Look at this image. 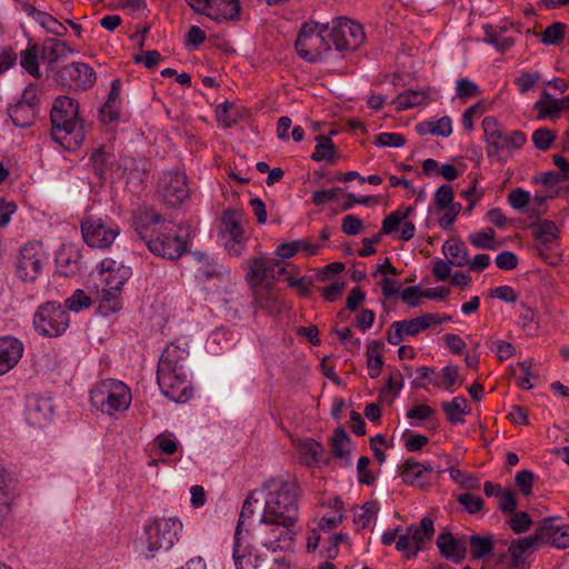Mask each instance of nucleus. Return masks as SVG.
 <instances>
[{"mask_svg": "<svg viewBox=\"0 0 569 569\" xmlns=\"http://www.w3.org/2000/svg\"><path fill=\"white\" fill-rule=\"evenodd\" d=\"M50 120L51 137L67 150H77L86 138L83 120L79 116V102L70 97L56 98Z\"/></svg>", "mask_w": 569, "mask_h": 569, "instance_id": "obj_1", "label": "nucleus"}, {"mask_svg": "<svg viewBox=\"0 0 569 569\" xmlns=\"http://www.w3.org/2000/svg\"><path fill=\"white\" fill-rule=\"evenodd\" d=\"M262 489L268 491L263 517L282 518L290 522L298 521V486L296 481L284 480L280 477L270 478L263 482Z\"/></svg>", "mask_w": 569, "mask_h": 569, "instance_id": "obj_2", "label": "nucleus"}, {"mask_svg": "<svg viewBox=\"0 0 569 569\" xmlns=\"http://www.w3.org/2000/svg\"><path fill=\"white\" fill-rule=\"evenodd\" d=\"M90 401L97 410L112 416L129 408L131 391L123 382L107 379L93 387L90 391Z\"/></svg>", "mask_w": 569, "mask_h": 569, "instance_id": "obj_3", "label": "nucleus"}, {"mask_svg": "<svg viewBox=\"0 0 569 569\" xmlns=\"http://www.w3.org/2000/svg\"><path fill=\"white\" fill-rule=\"evenodd\" d=\"M296 523L297 521L261 516L258 529L260 543L271 552L291 550L297 536Z\"/></svg>", "mask_w": 569, "mask_h": 569, "instance_id": "obj_4", "label": "nucleus"}, {"mask_svg": "<svg viewBox=\"0 0 569 569\" xmlns=\"http://www.w3.org/2000/svg\"><path fill=\"white\" fill-rule=\"evenodd\" d=\"M318 28L315 21L303 23L295 43L298 56L310 63L327 60L331 52L330 41Z\"/></svg>", "mask_w": 569, "mask_h": 569, "instance_id": "obj_5", "label": "nucleus"}, {"mask_svg": "<svg viewBox=\"0 0 569 569\" xmlns=\"http://www.w3.org/2000/svg\"><path fill=\"white\" fill-rule=\"evenodd\" d=\"M69 312L56 301L40 305L33 317L34 330L48 338L61 336L69 327Z\"/></svg>", "mask_w": 569, "mask_h": 569, "instance_id": "obj_6", "label": "nucleus"}, {"mask_svg": "<svg viewBox=\"0 0 569 569\" xmlns=\"http://www.w3.org/2000/svg\"><path fill=\"white\" fill-rule=\"evenodd\" d=\"M182 523L177 517L157 518L146 527L148 550L168 551L178 541Z\"/></svg>", "mask_w": 569, "mask_h": 569, "instance_id": "obj_7", "label": "nucleus"}, {"mask_svg": "<svg viewBox=\"0 0 569 569\" xmlns=\"http://www.w3.org/2000/svg\"><path fill=\"white\" fill-rule=\"evenodd\" d=\"M83 241L91 248L107 249L120 233V228L110 219L87 216L81 221Z\"/></svg>", "mask_w": 569, "mask_h": 569, "instance_id": "obj_8", "label": "nucleus"}, {"mask_svg": "<svg viewBox=\"0 0 569 569\" xmlns=\"http://www.w3.org/2000/svg\"><path fill=\"white\" fill-rule=\"evenodd\" d=\"M107 277L104 279L106 286L101 291V302L99 309L104 313L117 312L121 309V301L118 292L122 290L123 284L131 277V269L124 264L116 266L112 261L107 268Z\"/></svg>", "mask_w": 569, "mask_h": 569, "instance_id": "obj_9", "label": "nucleus"}, {"mask_svg": "<svg viewBox=\"0 0 569 569\" xmlns=\"http://www.w3.org/2000/svg\"><path fill=\"white\" fill-rule=\"evenodd\" d=\"M331 42L337 51L345 54L349 51H356L365 40V32L361 24L343 17H338L331 22V32L329 33Z\"/></svg>", "mask_w": 569, "mask_h": 569, "instance_id": "obj_10", "label": "nucleus"}, {"mask_svg": "<svg viewBox=\"0 0 569 569\" xmlns=\"http://www.w3.org/2000/svg\"><path fill=\"white\" fill-rule=\"evenodd\" d=\"M196 12L217 21H238L241 13L240 0H186Z\"/></svg>", "mask_w": 569, "mask_h": 569, "instance_id": "obj_11", "label": "nucleus"}, {"mask_svg": "<svg viewBox=\"0 0 569 569\" xmlns=\"http://www.w3.org/2000/svg\"><path fill=\"white\" fill-rule=\"evenodd\" d=\"M54 80L70 89H90L97 80L94 70L84 62H72L54 71Z\"/></svg>", "mask_w": 569, "mask_h": 569, "instance_id": "obj_12", "label": "nucleus"}, {"mask_svg": "<svg viewBox=\"0 0 569 569\" xmlns=\"http://www.w3.org/2000/svg\"><path fill=\"white\" fill-rule=\"evenodd\" d=\"M157 193L169 206H178L189 197L187 176L181 171L169 170L162 173Z\"/></svg>", "mask_w": 569, "mask_h": 569, "instance_id": "obj_13", "label": "nucleus"}, {"mask_svg": "<svg viewBox=\"0 0 569 569\" xmlns=\"http://www.w3.org/2000/svg\"><path fill=\"white\" fill-rule=\"evenodd\" d=\"M44 253L39 243L29 242L21 247L16 274L24 282H33L42 270Z\"/></svg>", "mask_w": 569, "mask_h": 569, "instance_id": "obj_14", "label": "nucleus"}, {"mask_svg": "<svg viewBox=\"0 0 569 569\" xmlns=\"http://www.w3.org/2000/svg\"><path fill=\"white\" fill-rule=\"evenodd\" d=\"M187 378V371L157 372V382L163 396L180 403L187 402L193 393Z\"/></svg>", "mask_w": 569, "mask_h": 569, "instance_id": "obj_15", "label": "nucleus"}, {"mask_svg": "<svg viewBox=\"0 0 569 569\" xmlns=\"http://www.w3.org/2000/svg\"><path fill=\"white\" fill-rule=\"evenodd\" d=\"M146 246L153 254L170 260L180 258L187 250V241L176 232H167V228L159 230Z\"/></svg>", "mask_w": 569, "mask_h": 569, "instance_id": "obj_16", "label": "nucleus"}, {"mask_svg": "<svg viewBox=\"0 0 569 569\" xmlns=\"http://www.w3.org/2000/svg\"><path fill=\"white\" fill-rule=\"evenodd\" d=\"M437 547L441 556L459 563L467 555V537L455 538L449 531L441 532L437 538Z\"/></svg>", "mask_w": 569, "mask_h": 569, "instance_id": "obj_17", "label": "nucleus"}, {"mask_svg": "<svg viewBox=\"0 0 569 569\" xmlns=\"http://www.w3.org/2000/svg\"><path fill=\"white\" fill-rule=\"evenodd\" d=\"M53 415V405L50 399L30 397L27 403L26 419L30 426L42 427Z\"/></svg>", "mask_w": 569, "mask_h": 569, "instance_id": "obj_18", "label": "nucleus"}, {"mask_svg": "<svg viewBox=\"0 0 569 569\" xmlns=\"http://www.w3.org/2000/svg\"><path fill=\"white\" fill-rule=\"evenodd\" d=\"M22 342L11 336L0 338V376L11 370L21 359Z\"/></svg>", "mask_w": 569, "mask_h": 569, "instance_id": "obj_19", "label": "nucleus"}, {"mask_svg": "<svg viewBox=\"0 0 569 569\" xmlns=\"http://www.w3.org/2000/svg\"><path fill=\"white\" fill-rule=\"evenodd\" d=\"M189 352L174 343H170L163 350L157 372H179L186 371V363Z\"/></svg>", "mask_w": 569, "mask_h": 569, "instance_id": "obj_20", "label": "nucleus"}, {"mask_svg": "<svg viewBox=\"0 0 569 569\" xmlns=\"http://www.w3.org/2000/svg\"><path fill=\"white\" fill-rule=\"evenodd\" d=\"M274 259L258 257L249 261L246 274L250 288H256L270 282V272L273 270Z\"/></svg>", "mask_w": 569, "mask_h": 569, "instance_id": "obj_21", "label": "nucleus"}, {"mask_svg": "<svg viewBox=\"0 0 569 569\" xmlns=\"http://www.w3.org/2000/svg\"><path fill=\"white\" fill-rule=\"evenodd\" d=\"M40 48V60L47 64V69L49 71H54L56 63L62 59H66L71 52V49L67 46L66 42L48 38L43 40Z\"/></svg>", "mask_w": 569, "mask_h": 569, "instance_id": "obj_22", "label": "nucleus"}, {"mask_svg": "<svg viewBox=\"0 0 569 569\" xmlns=\"http://www.w3.org/2000/svg\"><path fill=\"white\" fill-rule=\"evenodd\" d=\"M160 213L151 209L139 210L133 218V227L137 236L147 244L153 238L152 227L162 222Z\"/></svg>", "mask_w": 569, "mask_h": 569, "instance_id": "obj_23", "label": "nucleus"}, {"mask_svg": "<svg viewBox=\"0 0 569 569\" xmlns=\"http://www.w3.org/2000/svg\"><path fill=\"white\" fill-rule=\"evenodd\" d=\"M526 142V136L523 132L515 130L508 133L500 132L499 139H495L493 141L487 144V154L489 157L497 156L499 152L508 150H517L520 149Z\"/></svg>", "mask_w": 569, "mask_h": 569, "instance_id": "obj_24", "label": "nucleus"}, {"mask_svg": "<svg viewBox=\"0 0 569 569\" xmlns=\"http://www.w3.org/2000/svg\"><path fill=\"white\" fill-rule=\"evenodd\" d=\"M412 543L415 545L413 555L425 549L426 543L430 542L435 535L433 520L429 517H423L419 526L411 525L407 528Z\"/></svg>", "mask_w": 569, "mask_h": 569, "instance_id": "obj_25", "label": "nucleus"}, {"mask_svg": "<svg viewBox=\"0 0 569 569\" xmlns=\"http://www.w3.org/2000/svg\"><path fill=\"white\" fill-rule=\"evenodd\" d=\"M533 547L532 538L523 537L513 540L508 549L509 561L507 569H527L525 553Z\"/></svg>", "mask_w": 569, "mask_h": 569, "instance_id": "obj_26", "label": "nucleus"}, {"mask_svg": "<svg viewBox=\"0 0 569 569\" xmlns=\"http://www.w3.org/2000/svg\"><path fill=\"white\" fill-rule=\"evenodd\" d=\"M242 217V210L237 209H227L221 217L222 231L230 237V240L236 241V244H239V239L243 237L240 224Z\"/></svg>", "mask_w": 569, "mask_h": 569, "instance_id": "obj_27", "label": "nucleus"}, {"mask_svg": "<svg viewBox=\"0 0 569 569\" xmlns=\"http://www.w3.org/2000/svg\"><path fill=\"white\" fill-rule=\"evenodd\" d=\"M400 476L406 485L425 489L428 481L421 472L420 462L410 458L400 466Z\"/></svg>", "mask_w": 569, "mask_h": 569, "instance_id": "obj_28", "label": "nucleus"}, {"mask_svg": "<svg viewBox=\"0 0 569 569\" xmlns=\"http://www.w3.org/2000/svg\"><path fill=\"white\" fill-rule=\"evenodd\" d=\"M7 112L12 123L22 129L32 126L38 117L37 109L29 108L18 101L14 104H10Z\"/></svg>", "mask_w": 569, "mask_h": 569, "instance_id": "obj_29", "label": "nucleus"}, {"mask_svg": "<svg viewBox=\"0 0 569 569\" xmlns=\"http://www.w3.org/2000/svg\"><path fill=\"white\" fill-rule=\"evenodd\" d=\"M254 297V303L270 312L280 311V302L274 292L272 283H266L260 287L251 288Z\"/></svg>", "mask_w": 569, "mask_h": 569, "instance_id": "obj_30", "label": "nucleus"}, {"mask_svg": "<svg viewBox=\"0 0 569 569\" xmlns=\"http://www.w3.org/2000/svg\"><path fill=\"white\" fill-rule=\"evenodd\" d=\"M441 409L448 421L452 425L465 422L462 417L470 412L468 400L462 396L456 397L451 401L442 402Z\"/></svg>", "mask_w": 569, "mask_h": 569, "instance_id": "obj_31", "label": "nucleus"}, {"mask_svg": "<svg viewBox=\"0 0 569 569\" xmlns=\"http://www.w3.org/2000/svg\"><path fill=\"white\" fill-rule=\"evenodd\" d=\"M535 238L539 246L550 249L551 244L558 239L559 230L553 221L542 220L531 226Z\"/></svg>", "mask_w": 569, "mask_h": 569, "instance_id": "obj_32", "label": "nucleus"}, {"mask_svg": "<svg viewBox=\"0 0 569 569\" xmlns=\"http://www.w3.org/2000/svg\"><path fill=\"white\" fill-rule=\"evenodd\" d=\"M507 28L485 27V41L492 44L499 52L503 53L515 44V39L506 36Z\"/></svg>", "mask_w": 569, "mask_h": 569, "instance_id": "obj_33", "label": "nucleus"}, {"mask_svg": "<svg viewBox=\"0 0 569 569\" xmlns=\"http://www.w3.org/2000/svg\"><path fill=\"white\" fill-rule=\"evenodd\" d=\"M442 251L453 266L465 267L469 262L468 250L459 240H447L442 246Z\"/></svg>", "mask_w": 569, "mask_h": 569, "instance_id": "obj_34", "label": "nucleus"}, {"mask_svg": "<svg viewBox=\"0 0 569 569\" xmlns=\"http://www.w3.org/2000/svg\"><path fill=\"white\" fill-rule=\"evenodd\" d=\"M232 557L237 569H257L260 563V556L249 552L241 540H234Z\"/></svg>", "mask_w": 569, "mask_h": 569, "instance_id": "obj_35", "label": "nucleus"}, {"mask_svg": "<svg viewBox=\"0 0 569 569\" xmlns=\"http://www.w3.org/2000/svg\"><path fill=\"white\" fill-rule=\"evenodd\" d=\"M316 148L311 154L313 161H328L333 162L337 156V150L331 138L328 136L319 134L316 137Z\"/></svg>", "mask_w": 569, "mask_h": 569, "instance_id": "obj_36", "label": "nucleus"}, {"mask_svg": "<svg viewBox=\"0 0 569 569\" xmlns=\"http://www.w3.org/2000/svg\"><path fill=\"white\" fill-rule=\"evenodd\" d=\"M565 108L562 100L552 98L548 91H543L541 99L535 103L539 119H546L560 112Z\"/></svg>", "mask_w": 569, "mask_h": 569, "instance_id": "obj_37", "label": "nucleus"}, {"mask_svg": "<svg viewBox=\"0 0 569 569\" xmlns=\"http://www.w3.org/2000/svg\"><path fill=\"white\" fill-rule=\"evenodd\" d=\"M298 451L303 462L308 466H312L320 461L323 447L313 439H306L299 442Z\"/></svg>", "mask_w": 569, "mask_h": 569, "instance_id": "obj_38", "label": "nucleus"}, {"mask_svg": "<svg viewBox=\"0 0 569 569\" xmlns=\"http://www.w3.org/2000/svg\"><path fill=\"white\" fill-rule=\"evenodd\" d=\"M40 48L38 44H31L26 50L21 51L20 64L34 78H40L41 73L39 70Z\"/></svg>", "mask_w": 569, "mask_h": 569, "instance_id": "obj_39", "label": "nucleus"}, {"mask_svg": "<svg viewBox=\"0 0 569 569\" xmlns=\"http://www.w3.org/2000/svg\"><path fill=\"white\" fill-rule=\"evenodd\" d=\"M470 547V553L473 559H481L489 555L493 549L491 536L472 535L467 538V546Z\"/></svg>", "mask_w": 569, "mask_h": 569, "instance_id": "obj_40", "label": "nucleus"}, {"mask_svg": "<svg viewBox=\"0 0 569 569\" xmlns=\"http://www.w3.org/2000/svg\"><path fill=\"white\" fill-rule=\"evenodd\" d=\"M559 527L553 523V519H545L543 522L535 530V533L528 536L532 538V543L543 542L553 546V539L558 536Z\"/></svg>", "mask_w": 569, "mask_h": 569, "instance_id": "obj_41", "label": "nucleus"}, {"mask_svg": "<svg viewBox=\"0 0 569 569\" xmlns=\"http://www.w3.org/2000/svg\"><path fill=\"white\" fill-rule=\"evenodd\" d=\"M427 94L422 91L409 90L399 93L392 101L398 111L425 104L427 102Z\"/></svg>", "mask_w": 569, "mask_h": 569, "instance_id": "obj_42", "label": "nucleus"}, {"mask_svg": "<svg viewBox=\"0 0 569 569\" xmlns=\"http://www.w3.org/2000/svg\"><path fill=\"white\" fill-rule=\"evenodd\" d=\"M330 445L332 453L336 457L348 460L350 455V438L342 427L333 431Z\"/></svg>", "mask_w": 569, "mask_h": 569, "instance_id": "obj_43", "label": "nucleus"}, {"mask_svg": "<svg viewBox=\"0 0 569 569\" xmlns=\"http://www.w3.org/2000/svg\"><path fill=\"white\" fill-rule=\"evenodd\" d=\"M459 378L458 367L447 366L440 372H436L430 379V383L437 388H443L449 391H453L452 387L456 385Z\"/></svg>", "mask_w": 569, "mask_h": 569, "instance_id": "obj_44", "label": "nucleus"}, {"mask_svg": "<svg viewBox=\"0 0 569 569\" xmlns=\"http://www.w3.org/2000/svg\"><path fill=\"white\" fill-rule=\"evenodd\" d=\"M435 320L433 313H423L421 317L399 321L406 336H417L421 331L432 326Z\"/></svg>", "mask_w": 569, "mask_h": 569, "instance_id": "obj_45", "label": "nucleus"}, {"mask_svg": "<svg viewBox=\"0 0 569 569\" xmlns=\"http://www.w3.org/2000/svg\"><path fill=\"white\" fill-rule=\"evenodd\" d=\"M216 117L217 120L222 122L226 128H231L239 121V113L236 106L228 101L217 107Z\"/></svg>", "mask_w": 569, "mask_h": 569, "instance_id": "obj_46", "label": "nucleus"}, {"mask_svg": "<svg viewBox=\"0 0 569 569\" xmlns=\"http://www.w3.org/2000/svg\"><path fill=\"white\" fill-rule=\"evenodd\" d=\"M379 506L377 501H368L355 511L353 521L360 528H366L371 519L378 513Z\"/></svg>", "mask_w": 569, "mask_h": 569, "instance_id": "obj_47", "label": "nucleus"}, {"mask_svg": "<svg viewBox=\"0 0 569 569\" xmlns=\"http://www.w3.org/2000/svg\"><path fill=\"white\" fill-rule=\"evenodd\" d=\"M567 26L562 22H553L541 33L540 40L545 44H558L565 38Z\"/></svg>", "mask_w": 569, "mask_h": 569, "instance_id": "obj_48", "label": "nucleus"}, {"mask_svg": "<svg viewBox=\"0 0 569 569\" xmlns=\"http://www.w3.org/2000/svg\"><path fill=\"white\" fill-rule=\"evenodd\" d=\"M34 14L36 21L39 22L48 32L56 36H63L67 31L66 27H63L51 14L43 11H37Z\"/></svg>", "mask_w": 569, "mask_h": 569, "instance_id": "obj_49", "label": "nucleus"}, {"mask_svg": "<svg viewBox=\"0 0 569 569\" xmlns=\"http://www.w3.org/2000/svg\"><path fill=\"white\" fill-rule=\"evenodd\" d=\"M496 236L491 227L485 228L482 231L469 236V241L478 249L495 250L496 246L489 242Z\"/></svg>", "mask_w": 569, "mask_h": 569, "instance_id": "obj_50", "label": "nucleus"}, {"mask_svg": "<svg viewBox=\"0 0 569 569\" xmlns=\"http://www.w3.org/2000/svg\"><path fill=\"white\" fill-rule=\"evenodd\" d=\"M556 140V133L548 128H539L532 134V142L539 150H548Z\"/></svg>", "mask_w": 569, "mask_h": 569, "instance_id": "obj_51", "label": "nucleus"}, {"mask_svg": "<svg viewBox=\"0 0 569 569\" xmlns=\"http://www.w3.org/2000/svg\"><path fill=\"white\" fill-rule=\"evenodd\" d=\"M91 305V299L84 293L83 290H76L71 297L66 299L64 309L68 311L79 312L83 308H88Z\"/></svg>", "mask_w": 569, "mask_h": 569, "instance_id": "obj_52", "label": "nucleus"}, {"mask_svg": "<svg viewBox=\"0 0 569 569\" xmlns=\"http://www.w3.org/2000/svg\"><path fill=\"white\" fill-rule=\"evenodd\" d=\"M253 493L254 492L251 491L247 496V498L243 502L242 510L240 512L239 520H238V523H237V527L234 530V540H242L243 523H244L246 519L251 518V516L253 515V509H252Z\"/></svg>", "mask_w": 569, "mask_h": 569, "instance_id": "obj_53", "label": "nucleus"}, {"mask_svg": "<svg viewBox=\"0 0 569 569\" xmlns=\"http://www.w3.org/2000/svg\"><path fill=\"white\" fill-rule=\"evenodd\" d=\"M453 188L450 184H442L435 193V204L438 210H446L453 202Z\"/></svg>", "mask_w": 569, "mask_h": 569, "instance_id": "obj_54", "label": "nucleus"}, {"mask_svg": "<svg viewBox=\"0 0 569 569\" xmlns=\"http://www.w3.org/2000/svg\"><path fill=\"white\" fill-rule=\"evenodd\" d=\"M513 516L507 520V525L515 533L526 532L531 526L530 516L526 511L512 513Z\"/></svg>", "mask_w": 569, "mask_h": 569, "instance_id": "obj_55", "label": "nucleus"}, {"mask_svg": "<svg viewBox=\"0 0 569 569\" xmlns=\"http://www.w3.org/2000/svg\"><path fill=\"white\" fill-rule=\"evenodd\" d=\"M108 160L109 153L104 150L103 147L97 148L92 151L90 161L92 162L93 171L98 177L103 178Z\"/></svg>", "mask_w": 569, "mask_h": 569, "instance_id": "obj_56", "label": "nucleus"}, {"mask_svg": "<svg viewBox=\"0 0 569 569\" xmlns=\"http://www.w3.org/2000/svg\"><path fill=\"white\" fill-rule=\"evenodd\" d=\"M535 475L530 470H521L517 472L515 481L523 496H530L532 492Z\"/></svg>", "mask_w": 569, "mask_h": 569, "instance_id": "obj_57", "label": "nucleus"}, {"mask_svg": "<svg viewBox=\"0 0 569 569\" xmlns=\"http://www.w3.org/2000/svg\"><path fill=\"white\" fill-rule=\"evenodd\" d=\"M406 143V139L400 133L393 132H381L376 136V144L379 147H402Z\"/></svg>", "mask_w": 569, "mask_h": 569, "instance_id": "obj_58", "label": "nucleus"}, {"mask_svg": "<svg viewBox=\"0 0 569 569\" xmlns=\"http://www.w3.org/2000/svg\"><path fill=\"white\" fill-rule=\"evenodd\" d=\"M451 479L458 482L461 487L466 489H478L480 487L479 479L471 476L465 475L462 471L456 468H451L449 470Z\"/></svg>", "mask_w": 569, "mask_h": 569, "instance_id": "obj_59", "label": "nucleus"}, {"mask_svg": "<svg viewBox=\"0 0 569 569\" xmlns=\"http://www.w3.org/2000/svg\"><path fill=\"white\" fill-rule=\"evenodd\" d=\"M369 463L370 459L366 456L360 457L357 463L358 480L367 486H371L376 481L375 475L368 469Z\"/></svg>", "mask_w": 569, "mask_h": 569, "instance_id": "obj_60", "label": "nucleus"}, {"mask_svg": "<svg viewBox=\"0 0 569 569\" xmlns=\"http://www.w3.org/2000/svg\"><path fill=\"white\" fill-rule=\"evenodd\" d=\"M341 229L348 236H357L363 230V222L355 214H347L342 219Z\"/></svg>", "mask_w": 569, "mask_h": 569, "instance_id": "obj_61", "label": "nucleus"}, {"mask_svg": "<svg viewBox=\"0 0 569 569\" xmlns=\"http://www.w3.org/2000/svg\"><path fill=\"white\" fill-rule=\"evenodd\" d=\"M457 500L472 515L480 511L483 507V499L471 493L459 495Z\"/></svg>", "mask_w": 569, "mask_h": 569, "instance_id": "obj_62", "label": "nucleus"}, {"mask_svg": "<svg viewBox=\"0 0 569 569\" xmlns=\"http://www.w3.org/2000/svg\"><path fill=\"white\" fill-rule=\"evenodd\" d=\"M457 97L461 99L476 97L480 90L478 86L469 79H460L457 81Z\"/></svg>", "mask_w": 569, "mask_h": 569, "instance_id": "obj_63", "label": "nucleus"}, {"mask_svg": "<svg viewBox=\"0 0 569 569\" xmlns=\"http://www.w3.org/2000/svg\"><path fill=\"white\" fill-rule=\"evenodd\" d=\"M482 128L487 144L493 141L495 139H499V133L502 131L499 127L498 121L493 117H486L482 120Z\"/></svg>", "mask_w": 569, "mask_h": 569, "instance_id": "obj_64", "label": "nucleus"}]
</instances>
